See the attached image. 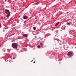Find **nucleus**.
Instances as JSON below:
<instances>
[{"label":"nucleus","instance_id":"nucleus-1","mask_svg":"<svg viewBox=\"0 0 76 76\" xmlns=\"http://www.w3.org/2000/svg\"><path fill=\"white\" fill-rule=\"evenodd\" d=\"M5 13L6 14H7V17L9 18L10 16V12H9V10H5Z\"/></svg>","mask_w":76,"mask_h":76},{"label":"nucleus","instance_id":"nucleus-2","mask_svg":"<svg viewBox=\"0 0 76 76\" xmlns=\"http://www.w3.org/2000/svg\"><path fill=\"white\" fill-rule=\"evenodd\" d=\"M12 47L13 48H16L17 49V47H18V45L16 43H13L12 44Z\"/></svg>","mask_w":76,"mask_h":76},{"label":"nucleus","instance_id":"nucleus-3","mask_svg":"<svg viewBox=\"0 0 76 76\" xmlns=\"http://www.w3.org/2000/svg\"><path fill=\"white\" fill-rule=\"evenodd\" d=\"M23 18L24 19H26L28 18V17L26 15H24Z\"/></svg>","mask_w":76,"mask_h":76},{"label":"nucleus","instance_id":"nucleus-4","mask_svg":"<svg viewBox=\"0 0 76 76\" xmlns=\"http://www.w3.org/2000/svg\"><path fill=\"white\" fill-rule=\"evenodd\" d=\"M68 56H72V53L71 52H68V53L67 54Z\"/></svg>","mask_w":76,"mask_h":76},{"label":"nucleus","instance_id":"nucleus-5","mask_svg":"<svg viewBox=\"0 0 76 76\" xmlns=\"http://www.w3.org/2000/svg\"><path fill=\"white\" fill-rule=\"evenodd\" d=\"M40 45L41 46V47H42V46H44V44L42 43H40Z\"/></svg>","mask_w":76,"mask_h":76},{"label":"nucleus","instance_id":"nucleus-6","mask_svg":"<svg viewBox=\"0 0 76 76\" xmlns=\"http://www.w3.org/2000/svg\"><path fill=\"white\" fill-rule=\"evenodd\" d=\"M60 23V22H58L56 23V24L55 25V26H57L58 24Z\"/></svg>","mask_w":76,"mask_h":76},{"label":"nucleus","instance_id":"nucleus-7","mask_svg":"<svg viewBox=\"0 0 76 76\" xmlns=\"http://www.w3.org/2000/svg\"><path fill=\"white\" fill-rule=\"evenodd\" d=\"M23 37H26H26H27V35L26 34H24L23 35Z\"/></svg>","mask_w":76,"mask_h":76},{"label":"nucleus","instance_id":"nucleus-8","mask_svg":"<svg viewBox=\"0 0 76 76\" xmlns=\"http://www.w3.org/2000/svg\"><path fill=\"white\" fill-rule=\"evenodd\" d=\"M67 23L68 25H70L71 23L69 22V23Z\"/></svg>","mask_w":76,"mask_h":76},{"label":"nucleus","instance_id":"nucleus-9","mask_svg":"<svg viewBox=\"0 0 76 76\" xmlns=\"http://www.w3.org/2000/svg\"><path fill=\"white\" fill-rule=\"evenodd\" d=\"M33 29H34V30H35L36 29V27H33Z\"/></svg>","mask_w":76,"mask_h":76},{"label":"nucleus","instance_id":"nucleus-10","mask_svg":"<svg viewBox=\"0 0 76 76\" xmlns=\"http://www.w3.org/2000/svg\"><path fill=\"white\" fill-rule=\"evenodd\" d=\"M37 47H38V48H40V46L39 45L37 46Z\"/></svg>","mask_w":76,"mask_h":76},{"label":"nucleus","instance_id":"nucleus-11","mask_svg":"<svg viewBox=\"0 0 76 76\" xmlns=\"http://www.w3.org/2000/svg\"><path fill=\"white\" fill-rule=\"evenodd\" d=\"M1 27V23H0V28Z\"/></svg>","mask_w":76,"mask_h":76},{"label":"nucleus","instance_id":"nucleus-12","mask_svg":"<svg viewBox=\"0 0 76 76\" xmlns=\"http://www.w3.org/2000/svg\"><path fill=\"white\" fill-rule=\"evenodd\" d=\"M39 4L38 2L35 3L36 4Z\"/></svg>","mask_w":76,"mask_h":76},{"label":"nucleus","instance_id":"nucleus-13","mask_svg":"<svg viewBox=\"0 0 76 76\" xmlns=\"http://www.w3.org/2000/svg\"><path fill=\"white\" fill-rule=\"evenodd\" d=\"M39 4L38 2L35 3L36 4Z\"/></svg>","mask_w":76,"mask_h":76},{"label":"nucleus","instance_id":"nucleus-14","mask_svg":"<svg viewBox=\"0 0 76 76\" xmlns=\"http://www.w3.org/2000/svg\"><path fill=\"white\" fill-rule=\"evenodd\" d=\"M13 59H15V58H13Z\"/></svg>","mask_w":76,"mask_h":76},{"label":"nucleus","instance_id":"nucleus-15","mask_svg":"<svg viewBox=\"0 0 76 76\" xmlns=\"http://www.w3.org/2000/svg\"><path fill=\"white\" fill-rule=\"evenodd\" d=\"M34 63H35V61L34 62Z\"/></svg>","mask_w":76,"mask_h":76},{"label":"nucleus","instance_id":"nucleus-16","mask_svg":"<svg viewBox=\"0 0 76 76\" xmlns=\"http://www.w3.org/2000/svg\"><path fill=\"white\" fill-rule=\"evenodd\" d=\"M33 60L31 61H33Z\"/></svg>","mask_w":76,"mask_h":76},{"label":"nucleus","instance_id":"nucleus-17","mask_svg":"<svg viewBox=\"0 0 76 76\" xmlns=\"http://www.w3.org/2000/svg\"><path fill=\"white\" fill-rule=\"evenodd\" d=\"M34 60H35V58H34Z\"/></svg>","mask_w":76,"mask_h":76},{"label":"nucleus","instance_id":"nucleus-18","mask_svg":"<svg viewBox=\"0 0 76 76\" xmlns=\"http://www.w3.org/2000/svg\"><path fill=\"white\" fill-rule=\"evenodd\" d=\"M67 13H68V12H67Z\"/></svg>","mask_w":76,"mask_h":76}]
</instances>
